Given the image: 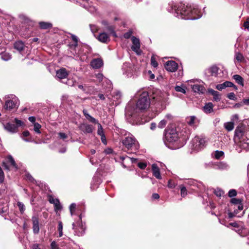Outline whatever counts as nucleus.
<instances>
[{
	"mask_svg": "<svg viewBox=\"0 0 249 249\" xmlns=\"http://www.w3.org/2000/svg\"><path fill=\"white\" fill-rule=\"evenodd\" d=\"M7 162L10 164L12 166L15 168L16 169H17V165L15 161V160L11 155H9L7 157Z\"/></svg>",
	"mask_w": 249,
	"mask_h": 249,
	"instance_id": "obj_35",
	"label": "nucleus"
},
{
	"mask_svg": "<svg viewBox=\"0 0 249 249\" xmlns=\"http://www.w3.org/2000/svg\"><path fill=\"white\" fill-rule=\"evenodd\" d=\"M180 189V195L182 197H184L187 195V190L185 187L181 185L179 186Z\"/></svg>",
	"mask_w": 249,
	"mask_h": 249,
	"instance_id": "obj_40",
	"label": "nucleus"
},
{
	"mask_svg": "<svg viewBox=\"0 0 249 249\" xmlns=\"http://www.w3.org/2000/svg\"><path fill=\"white\" fill-rule=\"evenodd\" d=\"M152 171L153 175L157 179H161L160 169L156 164H153L152 165Z\"/></svg>",
	"mask_w": 249,
	"mask_h": 249,
	"instance_id": "obj_20",
	"label": "nucleus"
},
{
	"mask_svg": "<svg viewBox=\"0 0 249 249\" xmlns=\"http://www.w3.org/2000/svg\"><path fill=\"white\" fill-rule=\"evenodd\" d=\"M1 59L4 61H8L12 58V55L8 53L4 52L1 54Z\"/></svg>",
	"mask_w": 249,
	"mask_h": 249,
	"instance_id": "obj_38",
	"label": "nucleus"
},
{
	"mask_svg": "<svg viewBox=\"0 0 249 249\" xmlns=\"http://www.w3.org/2000/svg\"><path fill=\"white\" fill-rule=\"evenodd\" d=\"M213 105L212 103H206L203 107V111L206 113H210L213 112Z\"/></svg>",
	"mask_w": 249,
	"mask_h": 249,
	"instance_id": "obj_28",
	"label": "nucleus"
},
{
	"mask_svg": "<svg viewBox=\"0 0 249 249\" xmlns=\"http://www.w3.org/2000/svg\"><path fill=\"white\" fill-rule=\"evenodd\" d=\"M3 126L5 130L12 133H16L18 131L17 126H16L14 124L7 123L3 124Z\"/></svg>",
	"mask_w": 249,
	"mask_h": 249,
	"instance_id": "obj_18",
	"label": "nucleus"
},
{
	"mask_svg": "<svg viewBox=\"0 0 249 249\" xmlns=\"http://www.w3.org/2000/svg\"><path fill=\"white\" fill-rule=\"evenodd\" d=\"M151 65L154 68H156L158 66V63L154 56H152L151 58Z\"/></svg>",
	"mask_w": 249,
	"mask_h": 249,
	"instance_id": "obj_54",
	"label": "nucleus"
},
{
	"mask_svg": "<svg viewBox=\"0 0 249 249\" xmlns=\"http://www.w3.org/2000/svg\"><path fill=\"white\" fill-rule=\"evenodd\" d=\"M234 57L238 62H241L244 60V57L243 54L239 52H236Z\"/></svg>",
	"mask_w": 249,
	"mask_h": 249,
	"instance_id": "obj_39",
	"label": "nucleus"
},
{
	"mask_svg": "<svg viewBox=\"0 0 249 249\" xmlns=\"http://www.w3.org/2000/svg\"><path fill=\"white\" fill-rule=\"evenodd\" d=\"M58 231L59 232V237H61L63 236V223L61 221L58 222Z\"/></svg>",
	"mask_w": 249,
	"mask_h": 249,
	"instance_id": "obj_41",
	"label": "nucleus"
},
{
	"mask_svg": "<svg viewBox=\"0 0 249 249\" xmlns=\"http://www.w3.org/2000/svg\"><path fill=\"white\" fill-rule=\"evenodd\" d=\"M244 27L249 31V18H248L244 23Z\"/></svg>",
	"mask_w": 249,
	"mask_h": 249,
	"instance_id": "obj_64",
	"label": "nucleus"
},
{
	"mask_svg": "<svg viewBox=\"0 0 249 249\" xmlns=\"http://www.w3.org/2000/svg\"><path fill=\"white\" fill-rule=\"evenodd\" d=\"M83 113L86 119L88 120L89 122H91L95 124H96L98 123V121L95 119L93 117H92L91 115H90L88 113V111L87 110L84 109L83 110Z\"/></svg>",
	"mask_w": 249,
	"mask_h": 249,
	"instance_id": "obj_24",
	"label": "nucleus"
},
{
	"mask_svg": "<svg viewBox=\"0 0 249 249\" xmlns=\"http://www.w3.org/2000/svg\"><path fill=\"white\" fill-rule=\"evenodd\" d=\"M136 96H139L135 108L131 103H128L125 107V116L135 118L138 110L143 111L146 110L150 107L151 101L148 92L145 91H138Z\"/></svg>",
	"mask_w": 249,
	"mask_h": 249,
	"instance_id": "obj_2",
	"label": "nucleus"
},
{
	"mask_svg": "<svg viewBox=\"0 0 249 249\" xmlns=\"http://www.w3.org/2000/svg\"><path fill=\"white\" fill-rule=\"evenodd\" d=\"M89 27H90L91 32L93 34H95L98 30V28L96 25L90 24Z\"/></svg>",
	"mask_w": 249,
	"mask_h": 249,
	"instance_id": "obj_52",
	"label": "nucleus"
},
{
	"mask_svg": "<svg viewBox=\"0 0 249 249\" xmlns=\"http://www.w3.org/2000/svg\"><path fill=\"white\" fill-rule=\"evenodd\" d=\"M138 166L140 169H144L147 166V164L145 162H140L138 163Z\"/></svg>",
	"mask_w": 249,
	"mask_h": 249,
	"instance_id": "obj_62",
	"label": "nucleus"
},
{
	"mask_svg": "<svg viewBox=\"0 0 249 249\" xmlns=\"http://www.w3.org/2000/svg\"><path fill=\"white\" fill-rule=\"evenodd\" d=\"M166 9L178 18L195 20L201 17L197 6L194 4L181 2L177 4L174 1H171L168 3Z\"/></svg>",
	"mask_w": 249,
	"mask_h": 249,
	"instance_id": "obj_1",
	"label": "nucleus"
},
{
	"mask_svg": "<svg viewBox=\"0 0 249 249\" xmlns=\"http://www.w3.org/2000/svg\"><path fill=\"white\" fill-rule=\"evenodd\" d=\"M247 135L243 127H237L234 131V141L235 142L238 144L241 141H244L243 139H245Z\"/></svg>",
	"mask_w": 249,
	"mask_h": 249,
	"instance_id": "obj_9",
	"label": "nucleus"
},
{
	"mask_svg": "<svg viewBox=\"0 0 249 249\" xmlns=\"http://www.w3.org/2000/svg\"><path fill=\"white\" fill-rule=\"evenodd\" d=\"M30 134V133L29 131H24L22 133V136H21V138L25 141H26V142H29L30 141L29 140L26 139L25 138L29 136Z\"/></svg>",
	"mask_w": 249,
	"mask_h": 249,
	"instance_id": "obj_47",
	"label": "nucleus"
},
{
	"mask_svg": "<svg viewBox=\"0 0 249 249\" xmlns=\"http://www.w3.org/2000/svg\"><path fill=\"white\" fill-rule=\"evenodd\" d=\"M56 75L59 79H64L68 76V72L65 68H61L56 71Z\"/></svg>",
	"mask_w": 249,
	"mask_h": 249,
	"instance_id": "obj_19",
	"label": "nucleus"
},
{
	"mask_svg": "<svg viewBox=\"0 0 249 249\" xmlns=\"http://www.w3.org/2000/svg\"><path fill=\"white\" fill-rule=\"evenodd\" d=\"M224 153L222 151H215L213 154V157L216 159H219L224 156Z\"/></svg>",
	"mask_w": 249,
	"mask_h": 249,
	"instance_id": "obj_37",
	"label": "nucleus"
},
{
	"mask_svg": "<svg viewBox=\"0 0 249 249\" xmlns=\"http://www.w3.org/2000/svg\"><path fill=\"white\" fill-rule=\"evenodd\" d=\"M39 27L41 29L46 30L52 27V24L49 22L40 21L38 23Z\"/></svg>",
	"mask_w": 249,
	"mask_h": 249,
	"instance_id": "obj_29",
	"label": "nucleus"
},
{
	"mask_svg": "<svg viewBox=\"0 0 249 249\" xmlns=\"http://www.w3.org/2000/svg\"><path fill=\"white\" fill-rule=\"evenodd\" d=\"M132 41L133 43V45L131 47L132 50L137 54L140 55L142 53V51L140 50L141 45L139 39L133 36L132 37Z\"/></svg>",
	"mask_w": 249,
	"mask_h": 249,
	"instance_id": "obj_12",
	"label": "nucleus"
},
{
	"mask_svg": "<svg viewBox=\"0 0 249 249\" xmlns=\"http://www.w3.org/2000/svg\"><path fill=\"white\" fill-rule=\"evenodd\" d=\"M231 202L235 205H238L241 203V200L236 198H232L231 199Z\"/></svg>",
	"mask_w": 249,
	"mask_h": 249,
	"instance_id": "obj_55",
	"label": "nucleus"
},
{
	"mask_svg": "<svg viewBox=\"0 0 249 249\" xmlns=\"http://www.w3.org/2000/svg\"><path fill=\"white\" fill-rule=\"evenodd\" d=\"M122 71L124 75L127 77H130L132 75L133 71V66L131 64L125 62L124 63L122 66Z\"/></svg>",
	"mask_w": 249,
	"mask_h": 249,
	"instance_id": "obj_11",
	"label": "nucleus"
},
{
	"mask_svg": "<svg viewBox=\"0 0 249 249\" xmlns=\"http://www.w3.org/2000/svg\"><path fill=\"white\" fill-rule=\"evenodd\" d=\"M185 183L190 186H196L197 188L199 189H201V188L203 186L201 183L198 182L196 180L193 179H190L187 180V181Z\"/></svg>",
	"mask_w": 249,
	"mask_h": 249,
	"instance_id": "obj_26",
	"label": "nucleus"
},
{
	"mask_svg": "<svg viewBox=\"0 0 249 249\" xmlns=\"http://www.w3.org/2000/svg\"><path fill=\"white\" fill-rule=\"evenodd\" d=\"M73 42H70L68 44L69 51L71 55L74 56H79L81 53V46L78 44L79 38L75 35L70 34Z\"/></svg>",
	"mask_w": 249,
	"mask_h": 249,
	"instance_id": "obj_4",
	"label": "nucleus"
},
{
	"mask_svg": "<svg viewBox=\"0 0 249 249\" xmlns=\"http://www.w3.org/2000/svg\"><path fill=\"white\" fill-rule=\"evenodd\" d=\"M206 142L205 138L196 136L192 141L193 148L195 150L199 151L205 147Z\"/></svg>",
	"mask_w": 249,
	"mask_h": 249,
	"instance_id": "obj_6",
	"label": "nucleus"
},
{
	"mask_svg": "<svg viewBox=\"0 0 249 249\" xmlns=\"http://www.w3.org/2000/svg\"><path fill=\"white\" fill-rule=\"evenodd\" d=\"M101 182V180L100 178L97 175H95L92 179V181L91 184V188L92 190L96 189L98 187L99 185L100 184Z\"/></svg>",
	"mask_w": 249,
	"mask_h": 249,
	"instance_id": "obj_21",
	"label": "nucleus"
},
{
	"mask_svg": "<svg viewBox=\"0 0 249 249\" xmlns=\"http://www.w3.org/2000/svg\"><path fill=\"white\" fill-rule=\"evenodd\" d=\"M227 97L230 99L232 100H236V98L235 97V95L233 92H230L227 95Z\"/></svg>",
	"mask_w": 249,
	"mask_h": 249,
	"instance_id": "obj_61",
	"label": "nucleus"
},
{
	"mask_svg": "<svg viewBox=\"0 0 249 249\" xmlns=\"http://www.w3.org/2000/svg\"><path fill=\"white\" fill-rule=\"evenodd\" d=\"M97 38L99 41L102 43H107L110 40L109 36L105 32L100 33Z\"/></svg>",
	"mask_w": 249,
	"mask_h": 249,
	"instance_id": "obj_22",
	"label": "nucleus"
},
{
	"mask_svg": "<svg viewBox=\"0 0 249 249\" xmlns=\"http://www.w3.org/2000/svg\"><path fill=\"white\" fill-rule=\"evenodd\" d=\"M177 185V183L172 179H170L168 182V187L170 188H174Z\"/></svg>",
	"mask_w": 249,
	"mask_h": 249,
	"instance_id": "obj_51",
	"label": "nucleus"
},
{
	"mask_svg": "<svg viewBox=\"0 0 249 249\" xmlns=\"http://www.w3.org/2000/svg\"><path fill=\"white\" fill-rule=\"evenodd\" d=\"M196 119V118L194 116L189 117L186 119L187 123L190 125L192 126L195 124Z\"/></svg>",
	"mask_w": 249,
	"mask_h": 249,
	"instance_id": "obj_42",
	"label": "nucleus"
},
{
	"mask_svg": "<svg viewBox=\"0 0 249 249\" xmlns=\"http://www.w3.org/2000/svg\"><path fill=\"white\" fill-rule=\"evenodd\" d=\"M122 143L129 153H135L140 148L138 141L130 133L125 135L124 138L122 140Z\"/></svg>",
	"mask_w": 249,
	"mask_h": 249,
	"instance_id": "obj_3",
	"label": "nucleus"
},
{
	"mask_svg": "<svg viewBox=\"0 0 249 249\" xmlns=\"http://www.w3.org/2000/svg\"><path fill=\"white\" fill-rule=\"evenodd\" d=\"M225 128L228 131H231L234 128V123L233 122H227L224 124Z\"/></svg>",
	"mask_w": 249,
	"mask_h": 249,
	"instance_id": "obj_36",
	"label": "nucleus"
},
{
	"mask_svg": "<svg viewBox=\"0 0 249 249\" xmlns=\"http://www.w3.org/2000/svg\"><path fill=\"white\" fill-rule=\"evenodd\" d=\"M76 208V204L75 203H72L69 207L71 214V216L73 215V213L75 211Z\"/></svg>",
	"mask_w": 249,
	"mask_h": 249,
	"instance_id": "obj_56",
	"label": "nucleus"
},
{
	"mask_svg": "<svg viewBox=\"0 0 249 249\" xmlns=\"http://www.w3.org/2000/svg\"><path fill=\"white\" fill-rule=\"evenodd\" d=\"M4 173L1 169V168L0 167V182L1 183H3L4 180Z\"/></svg>",
	"mask_w": 249,
	"mask_h": 249,
	"instance_id": "obj_58",
	"label": "nucleus"
},
{
	"mask_svg": "<svg viewBox=\"0 0 249 249\" xmlns=\"http://www.w3.org/2000/svg\"><path fill=\"white\" fill-rule=\"evenodd\" d=\"M79 128L85 134L92 133L93 130V127L92 125L86 123L80 124Z\"/></svg>",
	"mask_w": 249,
	"mask_h": 249,
	"instance_id": "obj_14",
	"label": "nucleus"
},
{
	"mask_svg": "<svg viewBox=\"0 0 249 249\" xmlns=\"http://www.w3.org/2000/svg\"><path fill=\"white\" fill-rule=\"evenodd\" d=\"M190 86L192 90L195 92L199 94H203L205 91V87L199 84H191Z\"/></svg>",
	"mask_w": 249,
	"mask_h": 249,
	"instance_id": "obj_16",
	"label": "nucleus"
},
{
	"mask_svg": "<svg viewBox=\"0 0 249 249\" xmlns=\"http://www.w3.org/2000/svg\"><path fill=\"white\" fill-rule=\"evenodd\" d=\"M32 126H33V130L35 133L40 134L42 132V126L41 125L36 122V118L32 116Z\"/></svg>",
	"mask_w": 249,
	"mask_h": 249,
	"instance_id": "obj_17",
	"label": "nucleus"
},
{
	"mask_svg": "<svg viewBox=\"0 0 249 249\" xmlns=\"http://www.w3.org/2000/svg\"><path fill=\"white\" fill-rule=\"evenodd\" d=\"M97 124H98V130H97L98 135H99L100 136L102 135H105L103 128L102 126V125L101 124L98 123Z\"/></svg>",
	"mask_w": 249,
	"mask_h": 249,
	"instance_id": "obj_44",
	"label": "nucleus"
},
{
	"mask_svg": "<svg viewBox=\"0 0 249 249\" xmlns=\"http://www.w3.org/2000/svg\"><path fill=\"white\" fill-rule=\"evenodd\" d=\"M237 195V192L234 189H231L229 191L228 193L229 196L230 197H232L236 196Z\"/></svg>",
	"mask_w": 249,
	"mask_h": 249,
	"instance_id": "obj_57",
	"label": "nucleus"
},
{
	"mask_svg": "<svg viewBox=\"0 0 249 249\" xmlns=\"http://www.w3.org/2000/svg\"><path fill=\"white\" fill-rule=\"evenodd\" d=\"M166 124L167 120L165 119H164L160 122L158 125V126L159 128H163L165 126Z\"/></svg>",
	"mask_w": 249,
	"mask_h": 249,
	"instance_id": "obj_48",
	"label": "nucleus"
},
{
	"mask_svg": "<svg viewBox=\"0 0 249 249\" xmlns=\"http://www.w3.org/2000/svg\"><path fill=\"white\" fill-rule=\"evenodd\" d=\"M244 141H241V142L238 144V145L244 148H246L249 147V138L246 136V138L245 139H243Z\"/></svg>",
	"mask_w": 249,
	"mask_h": 249,
	"instance_id": "obj_33",
	"label": "nucleus"
},
{
	"mask_svg": "<svg viewBox=\"0 0 249 249\" xmlns=\"http://www.w3.org/2000/svg\"><path fill=\"white\" fill-rule=\"evenodd\" d=\"M19 103L18 99L16 96L12 95L6 100L4 108L8 110L17 108L19 105Z\"/></svg>",
	"mask_w": 249,
	"mask_h": 249,
	"instance_id": "obj_7",
	"label": "nucleus"
},
{
	"mask_svg": "<svg viewBox=\"0 0 249 249\" xmlns=\"http://www.w3.org/2000/svg\"><path fill=\"white\" fill-rule=\"evenodd\" d=\"M121 96V93L119 91H115L112 93V97L117 100H119Z\"/></svg>",
	"mask_w": 249,
	"mask_h": 249,
	"instance_id": "obj_43",
	"label": "nucleus"
},
{
	"mask_svg": "<svg viewBox=\"0 0 249 249\" xmlns=\"http://www.w3.org/2000/svg\"><path fill=\"white\" fill-rule=\"evenodd\" d=\"M104 63L101 58H97L92 59L90 63L91 67L94 69H98L103 66Z\"/></svg>",
	"mask_w": 249,
	"mask_h": 249,
	"instance_id": "obj_15",
	"label": "nucleus"
},
{
	"mask_svg": "<svg viewBox=\"0 0 249 249\" xmlns=\"http://www.w3.org/2000/svg\"><path fill=\"white\" fill-rule=\"evenodd\" d=\"M185 139L184 138H182L180 137L177 129L174 128L169 129L166 130L163 138V140L165 144H167L166 143L165 141L169 142H173L178 140L179 141H183Z\"/></svg>",
	"mask_w": 249,
	"mask_h": 249,
	"instance_id": "obj_5",
	"label": "nucleus"
},
{
	"mask_svg": "<svg viewBox=\"0 0 249 249\" xmlns=\"http://www.w3.org/2000/svg\"><path fill=\"white\" fill-rule=\"evenodd\" d=\"M32 182V188H33V186L35 185L39 189H43V186L44 185L43 182H41L40 181H36V180L34 179L33 178Z\"/></svg>",
	"mask_w": 249,
	"mask_h": 249,
	"instance_id": "obj_34",
	"label": "nucleus"
},
{
	"mask_svg": "<svg viewBox=\"0 0 249 249\" xmlns=\"http://www.w3.org/2000/svg\"><path fill=\"white\" fill-rule=\"evenodd\" d=\"M49 201L52 204H53L54 205L58 204V203H59V200L58 199L54 198L53 196H49Z\"/></svg>",
	"mask_w": 249,
	"mask_h": 249,
	"instance_id": "obj_45",
	"label": "nucleus"
},
{
	"mask_svg": "<svg viewBox=\"0 0 249 249\" xmlns=\"http://www.w3.org/2000/svg\"><path fill=\"white\" fill-rule=\"evenodd\" d=\"M72 229L74 230L75 234L80 236L84 234L85 228L82 222L77 221L76 223H72Z\"/></svg>",
	"mask_w": 249,
	"mask_h": 249,
	"instance_id": "obj_10",
	"label": "nucleus"
},
{
	"mask_svg": "<svg viewBox=\"0 0 249 249\" xmlns=\"http://www.w3.org/2000/svg\"><path fill=\"white\" fill-rule=\"evenodd\" d=\"M166 93L161 92L160 90H156L153 92L151 98L153 102H155L157 105H162L166 101Z\"/></svg>",
	"mask_w": 249,
	"mask_h": 249,
	"instance_id": "obj_8",
	"label": "nucleus"
},
{
	"mask_svg": "<svg viewBox=\"0 0 249 249\" xmlns=\"http://www.w3.org/2000/svg\"><path fill=\"white\" fill-rule=\"evenodd\" d=\"M175 89L176 91H177L178 92H180L182 93H186L185 89L181 86H176L175 88Z\"/></svg>",
	"mask_w": 249,
	"mask_h": 249,
	"instance_id": "obj_49",
	"label": "nucleus"
},
{
	"mask_svg": "<svg viewBox=\"0 0 249 249\" xmlns=\"http://www.w3.org/2000/svg\"><path fill=\"white\" fill-rule=\"evenodd\" d=\"M58 136H59V137L60 138V139H61L64 141L68 138V135L63 132L58 133Z\"/></svg>",
	"mask_w": 249,
	"mask_h": 249,
	"instance_id": "obj_60",
	"label": "nucleus"
},
{
	"mask_svg": "<svg viewBox=\"0 0 249 249\" xmlns=\"http://www.w3.org/2000/svg\"><path fill=\"white\" fill-rule=\"evenodd\" d=\"M214 194L218 197H221L224 195V192L220 189H217L214 191Z\"/></svg>",
	"mask_w": 249,
	"mask_h": 249,
	"instance_id": "obj_50",
	"label": "nucleus"
},
{
	"mask_svg": "<svg viewBox=\"0 0 249 249\" xmlns=\"http://www.w3.org/2000/svg\"><path fill=\"white\" fill-rule=\"evenodd\" d=\"M51 249H59L55 241H53L51 244Z\"/></svg>",
	"mask_w": 249,
	"mask_h": 249,
	"instance_id": "obj_63",
	"label": "nucleus"
},
{
	"mask_svg": "<svg viewBox=\"0 0 249 249\" xmlns=\"http://www.w3.org/2000/svg\"><path fill=\"white\" fill-rule=\"evenodd\" d=\"M106 30L110 32V33L112 34V35L114 36H116V34L114 31V28L112 26H107L106 27Z\"/></svg>",
	"mask_w": 249,
	"mask_h": 249,
	"instance_id": "obj_59",
	"label": "nucleus"
},
{
	"mask_svg": "<svg viewBox=\"0 0 249 249\" xmlns=\"http://www.w3.org/2000/svg\"><path fill=\"white\" fill-rule=\"evenodd\" d=\"M39 222L36 218H33V232L35 234H37L39 232Z\"/></svg>",
	"mask_w": 249,
	"mask_h": 249,
	"instance_id": "obj_31",
	"label": "nucleus"
},
{
	"mask_svg": "<svg viewBox=\"0 0 249 249\" xmlns=\"http://www.w3.org/2000/svg\"><path fill=\"white\" fill-rule=\"evenodd\" d=\"M17 205L20 212L22 213L25 210V207L23 203L18 201L17 202Z\"/></svg>",
	"mask_w": 249,
	"mask_h": 249,
	"instance_id": "obj_53",
	"label": "nucleus"
},
{
	"mask_svg": "<svg viewBox=\"0 0 249 249\" xmlns=\"http://www.w3.org/2000/svg\"><path fill=\"white\" fill-rule=\"evenodd\" d=\"M14 47L18 51L21 52L25 49V45L22 41H18L14 43Z\"/></svg>",
	"mask_w": 249,
	"mask_h": 249,
	"instance_id": "obj_30",
	"label": "nucleus"
},
{
	"mask_svg": "<svg viewBox=\"0 0 249 249\" xmlns=\"http://www.w3.org/2000/svg\"><path fill=\"white\" fill-rule=\"evenodd\" d=\"M232 77L238 84L242 87L244 86V79L240 75L238 74H235L232 76Z\"/></svg>",
	"mask_w": 249,
	"mask_h": 249,
	"instance_id": "obj_32",
	"label": "nucleus"
},
{
	"mask_svg": "<svg viewBox=\"0 0 249 249\" xmlns=\"http://www.w3.org/2000/svg\"><path fill=\"white\" fill-rule=\"evenodd\" d=\"M13 123L16 124L15 125L17 126L18 129V127L21 126L24 124L23 122L18 119L17 118H15Z\"/></svg>",
	"mask_w": 249,
	"mask_h": 249,
	"instance_id": "obj_46",
	"label": "nucleus"
},
{
	"mask_svg": "<svg viewBox=\"0 0 249 249\" xmlns=\"http://www.w3.org/2000/svg\"><path fill=\"white\" fill-rule=\"evenodd\" d=\"M208 92L213 96V100L216 102H218L221 100V97L219 93L212 89H209L208 90Z\"/></svg>",
	"mask_w": 249,
	"mask_h": 249,
	"instance_id": "obj_23",
	"label": "nucleus"
},
{
	"mask_svg": "<svg viewBox=\"0 0 249 249\" xmlns=\"http://www.w3.org/2000/svg\"><path fill=\"white\" fill-rule=\"evenodd\" d=\"M218 71V68L216 66H213L206 71V73L210 74V75L216 76Z\"/></svg>",
	"mask_w": 249,
	"mask_h": 249,
	"instance_id": "obj_25",
	"label": "nucleus"
},
{
	"mask_svg": "<svg viewBox=\"0 0 249 249\" xmlns=\"http://www.w3.org/2000/svg\"><path fill=\"white\" fill-rule=\"evenodd\" d=\"M164 67L168 71L174 72L177 70L178 64L174 61H168L166 62Z\"/></svg>",
	"mask_w": 249,
	"mask_h": 249,
	"instance_id": "obj_13",
	"label": "nucleus"
},
{
	"mask_svg": "<svg viewBox=\"0 0 249 249\" xmlns=\"http://www.w3.org/2000/svg\"><path fill=\"white\" fill-rule=\"evenodd\" d=\"M215 168L220 170H228L229 168V166L226 162H219L215 164Z\"/></svg>",
	"mask_w": 249,
	"mask_h": 249,
	"instance_id": "obj_27",
	"label": "nucleus"
}]
</instances>
